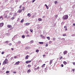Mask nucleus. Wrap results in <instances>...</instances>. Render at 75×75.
<instances>
[{"instance_id": "32", "label": "nucleus", "mask_w": 75, "mask_h": 75, "mask_svg": "<svg viewBox=\"0 0 75 75\" xmlns=\"http://www.w3.org/2000/svg\"><path fill=\"white\" fill-rule=\"evenodd\" d=\"M56 38H53V41H55V40H56Z\"/></svg>"}, {"instance_id": "62", "label": "nucleus", "mask_w": 75, "mask_h": 75, "mask_svg": "<svg viewBox=\"0 0 75 75\" xmlns=\"http://www.w3.org/2000/svg\"><path fill=\"white\" fill-rule=\"evenodd\" d=\"M45 6H46V7H47V4H45Z\"/></svg>"}, {"instance_id": "58", "label": "nucleus", "mask_w": 75, "mask_h": 75, "mask_svg": "<svg viewBox=\"0 0 75 75\" xmlns=\"http://www.w3.org/2000/svg\"><path fill=\"white\" fill-rule=\"evenodd\" d=\"M73 65H75V62H74L73 63Z\"/></svg>"}, {"instance_id": "17", "label": "nucleus", "mask_w": 75, "mask_h": 75, "mask_svg": "<svg viewBox=\"0 0 75 75\" xmlns=\"http://www.w3.org/2000/svg\"><path fill=\"white\" fill-rule=\"evenodd\" d=\"M28 57H29L28 55H27L25 57V59H28Z\"/></svg>"}, {"instance_id": "33", "label": "nucleus", "mask_w": 75, "mask_h": 75, "mask_svg": "<svg viewBox=\"0 0 75 75\" xmlns=\"http://www.w3.org/2000/svg\"><path fill=\"white\" fill-rule=\"evenodd\" d=\"M26 37H31V36H30V35H29L28 34L26 35Z\"/></svg>"}, {"instance_id": "12", "label": "nucleus", "mask_w": 75, "mask_h": 75, "mask_svg": "<svg viewBox=\"0 0 75 75\" xmlns=\"http://www.w3.org/2000/svg\"><path fill=\"white\" fill-rule=\"evenodd\" d=\"M7 18V14H5L4 15V18Z\"/></svg>"}, {"instance_id": "54", "label": "nucleus", "mask_w": 75, "mask_h": 75, "mask_svg": "<svg viewBox=\"0 0 75 75\" xmlns=\"http://www.w3.org/2000/svg\"><path fill=\"white\" fill-rule=\"evenodd\" d=\"M46 7L47 9H48L49 8V7L47 6H46Z\"/></svg>"}, {"instance_id": "36", "label": "nucleus", "mask_w": 75, "mask_h": 75, "mask_svg": "<svg viewBox=\"0 0 75 75\" xmlns=\"http://www.w3.org/2000/svg\"><path fill=\"white\" fill-rule=\"evenodd\" d=\"M11 19L12 20H14V17H12V18H11Z\"/></svg>"}, {"instance_id": "35", "label": "nucleus", "mask_w": 75, "mask_h": 75, "mask_svg": "<svg viewBox=\"0 0 75 75\" xmlns=\"http://www.w3.org/2000/svg\"><path fill=\"white\" fill-rule=\"evenodd\" d=\"M67 35V34H64L63 35V36L64 37H65V36H66Z\"/></svg>"}, {"instance_id": "4", "label": "nucleus", "mask_w": 75, "mask_h": 75, "mask_svg": "<svg viewBox=\"0 0 75 75\" xmlns=\"http://www.w3.org/2000/svg\"><path fill=\"white\" fill-rule=\"evenodd\" d=\"M7 27L9 28H11V27H12V26L11 25H7Z\"/></svg>"}, {"instance_id": "63", "label": "nucleus", "mask_w": 75, "mask_h": 75, "mask_svg": "<svg viewBox=\"0 0 75 75\" xmlns=\"http://www.w3.org/2000/svg\"><path fill=\"white\" fill-rule=\"evenodd\" d=\"M43 57H45V54H44L43 55Z\"/></svg>"}, {"instance_id": "5", "label": "nucleus", "mask_w": 75, "mask_h": 75, "mask_svg": "<svg viewBox=\"0 0 75 75\" xmlns=\"http://www.w3.org/2000/svg\"><path fill=\"white\" fill-rule=\"evenodd\" d=\"M52 61H53V60H50V65H51L52 63Z\"/></svg>"}, {"instance_id": "28", "label": "nucleus", "mask_w": 75, "mask_h": 75, "mask_svg": "<svg viewBox=\"0 0 75 75\" xmlns=\"http://www.w3.org/2000/svg\"><path fill=\"white\" fill-rule=\"evenodd\" d=\"M27 72H31V70H30V69L28 70Z\"/></svg>"}, {"instance_id": "3", "label": "nucleus", "mask_w": 75, "mask_h": 75, "mask_svg": "<svg viewBox=\"0 0 75 75\" xmlns=\"http://www.w3.org/2000/svg\"><path fill=\"white\" fill-rule=\"evenodd\" d=\"M4 25V23H0V27H2Z\"/></svg>"}, {"instance_id": "47", "label": "nucleus", "mask_w": 75, "mask_h": 75, "mask_svg": "<svg viewBox=\"0 0 75 75\" xmlns=\"http://www.w3.org/2000/svg\"><path fill=\"white\" fill-rule=\"evenodd\" d=\"M35 1V0H33L32 2V3H34V1Z\"/></svg>"}, {"instance_id": "25", "label": "nucleus", "mask_w": 75, "mask_h": 75, "mask_svg": "<svg viewBox=\"0 0 75 75\" xmlns=\"http://www.w3.org/2000/svg\"><path fill=\"white\" fill-rule=\"evenodd\" d=\"M62 56H61L59 57V59L60 60V59H61L62 58Z\"/></svg>"}, {"instance_id": "42", "label": "nucleus", "mask_w": 75, "mask_h": 75, "mask_svg": "<svg viewBox=\"0 0 75 75\" xmlns=\"http://www.w3.org/2000/svg\"><path fill=\"white\" fill-rule=\"evenodd\" d=\"M58 2L57 1H55L54 2L55 4H57Z\"/></svg>"}, {"instance_id": "51", "label": "nucleus", "mask_w": 75, "mask_h": 75, "mask_svg": "<svg viewBox=\"0 0 75 75\" xmlns=\"http://www.w3.org/2000/svg\"><path fill=\"white\" fill-rule=\"evenodd\" d=\"M4 52H1L2 54H4Z\"/></svg>"}, {"instance_id": "48", "label": "nucleus", "mask_w": 75, "mask_h": 75, "mask_svg": "<svg viewBox=\"0 0 75 75\" xmlns=\"http://www.w3.org/2000/svg\"><path fill=\"white\" fill-rule=\"evenodd\" d=\"M29 33H28V31H27V32H26V34H28Z\"/></svg>"}, {"instance_id": "40", "label": "nucleus", "mask_w": 75, "mask_h": 75, "mask_svg": "<svg viewBox=\"0 0 75 75\" xmlns=\"http://www.w3.org/2000/svg\"><path fill=\"white\" fill-rule=\"evenodd\" d=\"M58 15H56V16H55V18H57V17H58Z\"/></svg>"}, {"instance_id": "10", "label": "nucleus", "mask_w": 75, "mask_h": 75, "mask_svg": "<svg viewBox=\"0 0 75 75\" xmlns=\"http://www.w3.org/2000/svg\"><path fill=\"white\" fill-rule=\"evenodd\" d=\"M64 28L65 29V31H67L68 30L67 29V27L65 26H64Z\"/></svg>"}, {"instance_id": "31", "label": "nucleus", "mask_w": 75, "mask_h": 75, "mask_svg": "<svg viewBox=\"0 0 75 75\" xmlns=\"http://www.w3.org/2000/svg\"><path fill=\"white\" fill-rule=\"evenodd\" d=\"M9 72H10V71H7L6 72V74H8L9 73Z\"/></svg>"}, {"instance_id": "50", "label": "nucleus", "mask_w": 75, "mask_h": 75, "mask_svg": "<svg viewBox=\"0 0 75 75\" xmlns=\"http://www.w3.org/2000/svg\"><path fill=\"white\" fill-rule=\"evenodd\" d=\"M34 66L35 67H37V64H35Z\"/></svg>"}, {"instance_id": "29", "label": "nucleus", "mask_w": 75, "mask_h": 75, "mask_svg": "<svg viewBox=\"0 0 75 75\" xmlns=\"http://www.w3.org/2000/svg\"><path fill=\"white\" fill-rule=\"evenodd\" d=\"M36 52H39V50H36Z\"/></svg>"}, {"instance_id": "45", "label": "nucleus", "mask_w": 75, "mask_h": 75, "mask_svg": "<svg viewBox=\"0 0 75 75\" xmlns=\"http://www.w3.org/2000/svg\"><path fill=\"white\" fill-rule=\"evenodd\" d=\"M3 18V16H0V18L1 19V18Z\"/></svg>"}, {"instance_id": "13", "label": "nucleus", "mask_w": 75, "mask_h": 75, "mask_svg": "<svg viewBox=\"0 0 75 75\" xmlns=\"http://www.w3.org/2000/svg\"><path fill=\"white\" fill-rule=\"evenodd\" d=\"M24 19H22V20L21 21V23H23V22H24Z\"/></svg>"}, {"instance_id": "7", "label": "nucleus", "mask_w": 75, "mask_h": 75, "mask_svg": "<svg viewBox=\"0 0 75 75\" xmlns=\"http://www.w3.org/2000/svg\"><path fill=\"white\" fill-rule=\"evenodd\" d=\"M20 64V61H18V62H16V63L15 64V65H18Z\"/></svg>"}, {"instance_id": "22", "label": "nucleus", "mask_w": 75, "mask_h": 75, "mask_svg": "<svg viewBox=\"0 0 75 75\" xmlns=\"http://www.w3.org/2000/svg\"><path fill=\"white\" fill-rule=\"evenodd\" d=\"M38 20V21H42V19L41 18H39Z\"/></svg>"}, {"instance_id": "27", "label": "nucleus", "mask_w": 75, "mask_h": 75, "mask_svg": "<svg viewBox=\"0 0 75 75\" xmlns=\"http://www.w3.org/2000/svg\"><path fill=\"white\" fill-rule=\"evenodd\" d=\"M47 39H48V40H50V37H47Z\"/></svg>"}, {"instance_id": "8", "label": "nucleus", "mask_w": 75, "mask_h": 75, "mask_svg": "<svg viewBox=\"0 0 75 75\" xmlns=\"http://www.w3.org/2000/svg\"><path fill=\"white\" fill-rule=\"evenodd\" d=\"M22 9H19L18 12V13H21L22 12Z\"/></svg>"}, {"instance_id": "2", "label": "nucleus", "mask_w": 75, "mask_h": 75, "mask_svg": "<svg viewBox=\"0 0 75 75\" xmlns=\"http://www.w3.org/2000/svg\"><path fill=\"white\" fill-rule=\"evenodd\" d=\"M8 63V59H6L4 61L3 64V65H5V64H7Z\"/></svg>"}, {"instance_id": "11", "label": "nucleus", "mask_w": 75, "mask_h": 75, "mask_svg": "<svg viewBox=\"0 0 75 75\" xmlns=\"http://www.w3.org/2000/svg\"><path fill=\"white\" fill-rule=\"evenodd\" d=\"M67 52L68 51H67L65 50L63 54H67Z\"/></svg>"}, {"instance_id": "26", "label": "nucleus", "mask_w": 75, "mask_h": 75, "mask_svg": "<svg viewBox=\"0 0 75 75\" xmlns=\"http://www.w3.org/2000/svg\"><path fill=\"white\" fill-rule=\"evenodd\" d=\"M30 32H31V33H33V30L31 29H30Z\"/></svg>"}, {"instance_id": "14", "label": "nucleus", "mask_w": 75, "mask_h": 75, "mask_svg": "<svg viewBox=\"0 0 75 75\" xmlns=\"http://www.w3.org/2000/svg\"><path fill=\"white\" fill-rule=\"evenodd\" d=\"M63 64H64V65H65L67 64V62L66 61H64L63 62Z\"/></svg>"}, {"instance_id": "20", "label": "nucleus", "mask_w": 75, "mask_h": 75, "mask_svg": "<svg viewBox=\"0 0 75 75\" xmlns=\"http://www.w3.org/2000/svg\"><path fill=\"white\" fill-rule=\"evenodd\" d=\"M21 10L22 11H23V10L24 11V10H25V7H23L22 8V9Z\"/></svg>"}, {"instance_id": "61", "label": "nucleus", "mask_w": 75, "mask_h": 75, "mask_svg": "<svg viewBox=\"0 0 75 75\" xmlns=\"http://www.w3.org/2000/svg\"><path fill=\"white\" fill-rule=\"evenodd\" d=\"M73 25L75 26V23H73Z\"/></svg>"}, {"instance_id": "24", "label": "nucleus", "mask_w": 75, "mask_h": 75, "mask_svg": "<svg viewBox=\"0 0 75 75\" xmlns=\"http://www.w3.org/2000/svg\"><path fill=\"white\" fill-rule=\"evenodd\" d=\"M30 42L31 44H32V43H33V42H34V40H31V41H30Z\"/></svg>"}, {"instance_id": "59", "label": "nucleus", "mask_w": 75, "mask_h": 75, "mask_svg": "<svg viewBox=\"0 0 75 75\" xmlns=\"http://www.w3.org/2000/svg\"><path fill=\"white\" fill-rule=\"evenodd\" d=\"M37 68H35L34 69V70H37Z\"/></svg>"}, {"instance_id": "64", "label": "nucleus", "mask_w": 75, "mask_h": 75, "mask_svg": "<svg viewBox=\"0 0 75 75\" xmlns=\"http://www.w3.org/2000/svg\"><path fill=\"white\" fill-rule=\"evenodd\" d=\"M40 36H41V37H42V35H40Z\"/></svg>"}, {"instance_id": "53", "label": "nucleus", "mask_w": 75, "mask_h": 75, "mask_svg": "<svg viewBox=\"0 0 75 75\" xmlns=\"http://www.w3.org/2000/svg\"><path fill=\"white\" fill-rule=\"evenodd\" d=\"M61 66L62 67H64V65L63 64H62Z\"/></svg>"}, {"instance_id": "39", "label": "nucleus", "mask_w": 75, "mask_h": 75, "mask_svg": "<svg viewBox=\"0 0 75 75\" xmlns=\"http://www.w3.org/2000/svg\"><path fill=\"white\" fill-rule=\"evenodd\" d=\"M21 7H22V5H21L20 6V7H19L20 9H21Z\"/></svg>"}, {"instance_id": "37", "label": "nucleus", "mask_w": 75, "mask_h": 75, "mask_svg": "<svg viewBox=\"0 0 75 75\" xmlns=\"http://www.w3.org/2000/svg\"><path fill=\"white\" fill-rule=\"evenodd\" d=\"M49 44H52V41H50L49 42Z\"/></svg>"}, {"instance_id": "15", "label": "nucleus", "mask_w": 75, "mask_h": 75, "mask_svg": "<svg viewBox=\"0 0 75 75\" xmlns=\"http://www.w3.org/2000/svg\"><path fill=\"white\" fill-rule=\"evenodd\" d=\"M30 24V23H27L25 24V25H26L27 26V25H28Z\"/></svg>"}, {"instance_id": "16", "label": "nucleus", "mask_w": 75, "mask_h": 75, "mask_svg": "<svg viewBox=\"0 0 75 75\" xmlns=\"http://www.w3.org/2000/svg\"><path fill=\"white\" fill-rule=\"evenodd\" d=\"M45 64H44L42 65L41 67H42V68H44V67H45Z\"/></svg>"}, {"instance_id": "6", "label": "nucleus", "mask_w": 75, "mask_h": 75, "mask_svg": "<svg viewBox=\"0 0 75 75\" xmlns=\"http://www.w3.org/2000/svg\"><path fill=\"white\" fill-rule=\"evenodd\" d=\"M31 62V60H28L26 61L25 62V63L26 64H28V63H30V62Z\"/></svg>"}, {"instance_id": "1", "label": "nucleus", "mask_w": 75, "mask_h": 75, "mask_svg": "<svg viewBox=\"0 0 75 75\" xmlns=\"http://www.w3.org/2000/svg\"><path fill=\"white\" fill-rule=\"evenodd\" d=\"M68 18V16L67 15H65L62 17L63 20H67Z\"/></svg>"}, {"instance_id": "38", "label": "nucleus", "mask_w": 75, "mask_h": 75, "mask_svg": "<svg viewBox=\"0 0 75 75\" xmlns=\"http://www.w3.org/2000/svg\"><path fill=\"white\" fill-rule=\"evenodd\" d=\"M35 17V16L34 15H33V16H32V17L33 18H34V17Z\"/></svg>"}, {"instance_id": "9", "label": "nucleus", "mask_w": 75, "mask_h": 75, "mask_svg": "<svg viewBox=\"0 0 75 75\" xmlns=\"http://www.w3.org/2000/svg\"><path fill=\"white\" fill-rule=\"evenodd\" d=\"M27 16H28V17H31V13H28L27 14Z\"/></svg>"}, {"instance_id": "34", "label": "nucleus", "mask_w": 75, "mask_h": 75, "mask_svg": "<svg viewBox=\"0 0 75 75\" xmlns=\"http://www.w3.org/2000/svg\"><path fill=\"white\" fill-rule=\"evenodd\" d=\"M22 38H25V36L24 35H23L22 36Z\"/></svg>"}, {"instance_id": "41", "label": "nucleus", "mask_w": 75, "mask_h": 75, "mask_svg": "<svg viewBox=\"0 0 75 75\" xmlns=\"http://www.w3.org/2000/svg\"><path fill=\"white\" fill-rule=\"evenodd\" d=\"M37 69H40V67H38L37 68Z\"/></svg>"}, {"instance_id": "23", "label": "nucleus", "mask_w": 75, "mask_h": 75, "mask_svg": "<svg viewBox=\"0 0 75 75\" xmlns=\"http://www.w3.org/2000/svg\"><path fill=\"white\" fill-rule=\"evenodd\" d=\"M5 12L6 14H7V13H8L9 12V11H6Z\"/></svg>"}, {"instance_id": "52", "label": "nucleus", "mask_w": 75, "mask_h": 75, "mask_svg": "<svg viewBox=\"0 0 75 75\" xmlns=\"http://www.w3.org/2000/svg\"><path fill=\"white\" fill-rule=\"evenodd\" d=\"M4 69H5V68H4V67H3L2 68V70H4Z\"/></svg>"}, {"instance_id": "19", "label": "nucleus", "mask_w": 75, "mask_h": 75, "mask_svg": "<svg viewBox=\"0 0 75 75\" xmlns=\"http://www.w3.org/2000/svg\"><path fill=\"white\" fill-rule=\"evenodd\" d=\"M31 67V65L30 64H28V68H30Z\"/></svg>"}, {"instance_id": "57", "label": "nucleus", "mask_w": 75, "mask_h": 75, "mask_svg": "<svg viewBox=\"0 0 75 75\" xmlns=\"http://www.w3.org/2000/svg\"><path fill=\"white\" fill-rule=\"evenodd\" d=\"M14 74H16V71H13Z\"/></svg>"}, {"instance_id": "18", "label": "nucleus", "mask_w": 75, "mask_h": 75, "mask_svg": "<svg viewBox=\"0 0 75 75\" xmlns=\"http://www.w3.org/2000/svg\"><path fill=\"white\" fill-rule=\"evenodd\" d=\"M39 44H43L44 42H39Z\"/></svg>"}, {"instance_id": "21", "label": "nucleus", "mask_w": 75, "mask_h": 75, "mask_svg": "<svg viewBox=\"0 0 75 75\" xmlns=\"http://www.w3.org/2000/svg\"><path fill=\"white\" fill-rule=\"evenodd\" d=\"M29 47H25V50H28V49H29Z\"/></svg>"}, {"instance_id": "49", "label": "nucleus", "mask_w": 75, "mask_h": 75, "mask_svg": "<svg viewBox=\"0 0 75 75\" xmlns=\"http://www.w3.org/2000/svg\"><path fill=\"white\" fill-rule=\"evenodd\" d=\"M48 44H46V47H48Z\"/></svg>"}, {"instance_id": "46", "label": "nucleus", "mask_w": 75, "mask_h": 75, "mask_svg": "<svg viewBox=\"0 0 75 75\" xmlns=\"http://www.w3.org/2000/svg\"><path fill=\"white\" fill-rule=\"evenodd\" d=\"M42 39H45V37L42 36Z\"/></svg>"}, {"instance_id": "56", "label": "nucleus", "mask_w": 75, "mask_h": 75, "mask_svg": "<svg viewBox=\"0 0 75 75\" xmlns=\"http://www.w3.org/2000/svg\"><path fill=\"white\" fill-rule=\"evenodd\" d=\"M72 70L73 71H75V69H72Z\"/></svg>"}, {"instance_id": "30", "label": "nucleus", "mask_w": 75, "mask_h": 75, "mask_svg": "<svg viewBox=\"0 0 75 75\" xmlns=\"http://www.w3.org/2000/svg\"><path fill=\"white\" fill-rule=\"evenodd\" d=\"M8 41H6L5 42V43H6V44H8Z\"/></svg>"}, {"instance_id": "43", "label": "nucleus", "mask_w": 75, "mask_h": 75, "mask_svg": "<svg viewBox=\"0 0 75 75\" xmlns=\"http://www.w3.org/2000/svg\"><path fill=\"white\" fill-rule=\"evenodd\" d=\"M9 45H10V46H11V45H12V44H11V43H10L9 44Z\"/></svg>"}, {"instance_id": "44", "label": "nucleus", "mask_w": 75, "mask_h": 75, "mask_svg": "<svg viewBox=\"0 0 75 75\" xmlns=\"http://www.w3.org/2000/svg\"><path fill=\"white\" fill-rule=\"evenodd\" d=\"M18 44H21V41H19L18 42Z\"/></svg>"}, {"instance_id": "60", "label": "nucleus", "mask_w": 75, "mask_h": 75, "mask_svg": "<svg viewBox=\"0 0 75 75\" xmlns=\"http://www.w3.org/2000/svg\"><path fill=\"white\" fill-rule=\"evenodd\" d=\"M14 58L15 59L17 58V57L16 56H15L14 57Z\"/></svg>"}, {"instance_id": "55", "label": "nucleus", "mask_w": 75, "mask_h": 75, "mask_svg": "<svg viewBox=\"0 0 75 75\" xmlns=\"http://www.w3.org/2000/svg\"><path fill=\"white\" fill-rule=\"evenodd\" d=\"M11 50L12 51H13V50H14V48H11Z\"/></svg>"}]
</instances>
